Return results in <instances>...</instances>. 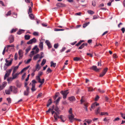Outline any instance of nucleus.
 Returning <instances> with one entry per match:
<instances>
[{
	"instance_id": "64",
	"label": "nucleus",
	"mask_w": 125,
	"mask_h": 125,
	"mask_svg": "<svg viewBox=\"0 0 125 125\" xmlns=\"http://www.w3.org/2000/svg\"><path fill=\"white\" fill-rule=\"evenodd\" d=\"M99 98V96H98V95H97L96 97L95 98V101H97Z\"/></svg>"
},
{
	"instance_id": "32",
	"label": "nucleus",
	"mask_w": 125,
	"mask_h": 125,
	"mask_svg": "<svg viewBox=\"0 0 125 125\" xmlns=\"http://www.w3.org/2000/svg\"><path fill=\"white\" fill-rule=\"evenodd\" d=\"M88 13L90 14H93L94 13V12L91 10H88L87 11Z\"/></svg>"
},
{
	"instance_id": "36",
	"label": "nucleus",
	"mask_w": 125,
	"mask_h": 125,
	"mask_svg": "<svg viewBox=\"0 0 125 125\" xmlns=\"http://www.w3.org/2000/svg\"><path fill=\"white\" fill-rule=\"evenodd\" d=\"M84 108L86 111H87L88 110L87 108V104H84Z\"/></svg>"
},
{
	"instance_id": "1",
	"label": "nucleus",
	"mask_w": 125,
	"mask_h": 125,
	"mask_svg": "<svg viewBox=\"0 0 125 125\" xmlns=\"http://www.w3.org/2000/svg\"><path fill=\"white\" fill-rule=\"evenodd\" d=\"M54 110L56 112L54 111H52V115H54L53 116L54 118V121L56 122L58 118H60L62 122H64L66 120V118L62 115H59L60 114V110L59 108L57 106H56L55 107Z\"/></svg>"
},
{
	"instance_id": "20",
	"label": "nucleus",
	"mask_w": 125,
	"mask_h": 125,
	"mask_svg": "<svg viewBox=\"0 0 125 125\" xmlns=\"http://www.w3.org/2000/svg\"><path fill=\"white\" fill-rule=\"evenodd\" d=\"M21 83L19 82L18 81H17L16 82V85L17 87L20 88L21 86Z\"/></svg>"
},
{
	"instance_id": "7",
	"label": "nucleus",
	"mask_w": 125,
	"mask_h": 125,
	"mask_svg": "<svg viewBox=\"0 0 125 125\" xmlns=\"http://www.w3.org/2000/svg\"><path fill=\"white\" fill-rule=\"evenodd\" d=\"M69 118L70 121L72 123L73 122L72 120H76V118H74V115L73 114H71L69 115Z\"/></svg>"
},
{
	"instance_id": "9",
	"label": "nucleus",
	"mask_w": 125,
	"mask_h": 125,
	"mask_svg": "<svg viewBox=\"0 0 125 125\" xmlns=\"http://www.w3.org/2000/svg\"><path fill=\"white\" fill-rule=\"evenodd\" d=\"M91 69L93 70L96 72H98L100 69L97 68L96 66L93 65L91 68Z\"/></svg>"
},
{
	"instance_id": "40",
	"label": "nucleus",
	"mask_w": 125,
	"mask_h": 125,
	"mask_svg": "<svg viewBox=\"0 0 125 125\" xmlns=\"http://www.w3.org/2000/svg\"><path fill=\"white\" fill-rule=\"evenodd\" d=\"M85 121L88 123L89 125L92 122V120H91L88 119L87 120H86Z\"/></svg>"
},
{
	"instance_id": "34",
	"label": "nucleus",
	"mask_w": 125,
	"mask_h": 125,
	"mask_svg": "<svg viewBox=\"0 0 125 125\" xmlns=\"http://www.w3.org/2000/svg\"><path fill=\"white\" fill-rule=\"evenodd\" d=\"M52 71V70L49 68L47 70L46 73L48 74L49 73L51 72Z\"/></svg>"
},
{
	"instance_id": "13",
	"label": "nucleus",
	"mask_w": 125,
	"mask_h": 125,
	"mask_svg": "<svg viewBox=\"0 0 125 125\" xmlns=\"http://www.w3.org/2000/svg\"><path fill=\"white\" fill-rule=\"evenodd\" d=\"M18 53L19 55V59H20L23 56L22 51L21 50H19V51Z\"/></svg>"
},
{
	"instance_id": "46",
	"label": "nucleus",
	"mask_w": 125,
	"mask_h": 125,
	"mask_svg": "<svg viewBox=\"0 0 125 125\" xmlns=\"http://www.w3.org/2000/svg\"><path fill=\"white\" fill-rule=\"evenodd\" d=\"M64 30V29H54V30L56 31H63Z\"/></svg>"
},
{
	"instance_id": "42",
	"label": "nucleus",
	"mask_w": 125,
	"mask_h": 125,
	"mask_svg": "<svg viewBox=\"0 0 125 125\" xmlns=\"http://www.w3.org/2000/svg\"><path fill=\"white\" fill-rule=\"evenodd\" d=\"M84 46V43H83L78 48L79 49H82L83 48Z\"/></svg>"
},
{
	"instance_id": "44",
	"label": "nucleus",
	"mask_w": 125,
	"mask_h": 125,
	"mask_svg": "<svg viewBox=\"0 0 125 125\" xmlns=\"http://www.w3.org/2000/svg\"><path fill=\"white\" fill-rule=\"evenodd\" d=\"M29 11H28V14H29V12L31 13L32 12V9H31V7L29 6Z\"/></svg>"
},
{
	"instance_id": "62",
	"label": "nucleus",
	"mask_w": 125,
	"mask_h": 125,
	"mask_svg": "<svg viewBox=\"0 0 125 125\" xmlns=\"http://www.w3.org/2000/svg\"><path fill=\"white\" fill-rule=\"evenodd\" d=\"M6 51V47H5L4 48V49L3 51V52H2V54L3 55H4V54L5 53Z\"/></svg>"
},
{
	"instance_id": "55",
	"label": "nucleus",
	"mask_w": 125,
	"mask_h": 125,
	"mask_svg": "<svg viewBox=\"0 0 125 125\" xmlns=\"http://www.w3.org/2000/svg\"><path fill=\"white\" fill-rule=\"evenodd\" d=\"M108 114L107 112H101L100 115H108Z\"/></svg>"
},
{
	"instance_id": "25",
	"label": "nucleus",
	"mask_w": 125,
	"mask_h": 125,
	"mask_svg": "<svg viewBox=\"0 0 125 125\" xmlns=\"http://www.w3.org/2000/svg\"><path fill=\"white\" fill-rule=\"evenodd\" d=\"M46 62V60L45 59H43L41 64V65L42 66L43 65L45 64Z\"/></svg>"
},
{
	"instance_id": "16",
	"label": "nucleus",
	"mask_w": 125,
	"mask_h": 125,
	"mask_svg": "<svg viewBox=\"0 0 125 125\" xmlns=\"http://www.w3.org/2000/svg\"><path fill=\"white\" fill-rule=\"evenodd\" d=\"M40 69V65L38 63H37L36 65L35 70H34V72H35L36 71H38Z\"/></svg>"
},
{
	"instance_id": "4",
	"label": "nucleus",
	"mask_w": 125,
	"mask_h": 125,
	"mask_svg": "<svg viewBox=\"0 0 125 125\" xmlns=\"http://www.w3.org/2000/svg\"><path fill=\"white\" fill-rule=\"evenodd\" d=\"M60 93L63 95V99H65L66 98L68 92V90H66L64 91H62Z\"/></svg>"
},
{
	"instance_id": "5",
	"label": "nucleus",
	"mask_w": 125,
	"mask_h": 125,
	"mask_svg": "<svg viewBox=\"0 0 125 125\" xmlns=\"http://www.w3.org/2000/svg\"><path fill=\"white\" fill-rule=\"evenodd\" d=\"M10 89L11 92H13L14 94H16L17 93V88L14 86H10Z\"/></svg>"
},
{
	"instance_id": "54",
	"label": "nucleus",
	"mask_w": 125,
	"mask_h": 125,
	"mask_svg": "<svg viewBox=\"0 0 125 125\" xmlns=\"http://www.w3.org/2000/svg\"><path fill=\"white\" fill-rule=\"evenodd\" d=\"M52 103V101L51 99H49L48 101V104L50 105Z\"/></svg>"
},
{
	"instance_id": "33",
	"label": "nucleus",
	"mask_w": 125,
	"mask_h": 125,
	"mask_svg": "<svg viewBox=\"0 0 125 125\" xmlns=\"http://www.w3.org/2000/svg\"><path fill=\"white\" fill-rule=\"evenodd\" d=\"M29 16L30 17V18L32 20L34 18V17L32 14H29Z\"/></svg>"
},
{
	"instance_id": "48",
	"label": "nucleus",
	"mask_w": 125,
	"mask_h": 125,
	"mask_svg": "<svg viewBox=\"0 0 125 125\" xmlns=\"http://www.w3.org/2000/svg\"><path fill=\"white\" fill-rule=\"evenodd\" d=\"M83 96H82L81 97V99L80 100V101L81 102V104H82L83 102H84V100H83Z\"/></svg>"
},
{
	"instance_id": "29",
	"label": "nucleus",
	"mask_w": 125,
	"mask_h": 125,
	"mask_svg": "<svg viewBox=\"0 0 125 125\" xmlns=\"http://www.w3.org/2000/svg\"><path fill=\"white\" fill-rule=\"evenodd\" d=\"M12 68H11L9 70H6V72H7L6 73H7L8 74H9L10 75V73L11 72V71H12Z\"/></svg>"
},
{
	"instance_id": "50",
	"label": "nucleus",
	"mask_w": 125,
	"mask_h": 125,
	"mask_svg": "<svg viewBox=\"0 0 125 125\" xmlns=\"http://www.w3.org/2000/svg\"><path fill=\"white\" fill-rule=\"evenodd\" d=\"M92 5L94 6H95L96 5V3L94 1H93L92 2Z\"/></svg>"
},
{
	"instance_id": "28",
	"label": "nucleus",
	"mask_w": 125,
	"mask_h": 125,
	"mask_svg": "<svg viewBox=\"0 0 125 125\" xmlns=\"http://www.w3.org/2000/svg\"><path fill=\"white\" fill-rule=\"evenodd\" d=\"M51 66H53L54 67H55L56 66V63H53L52 61L51 62Z\"/></svg>"
},
{
	"instance_id": "30",
	"label": "nucleus",
	"mask_w": 125,
	"mask_h": 125,
	"mask_svg": "<svg viewBox=\"0 0 125 125\" xmlns=\"http://www.w3.org/2000/svg\"><path fill=\"white\" fill-rule=\"evenodd\" d=\"M80 58L77 57H75L73 58L74 60L75 61H78L80 60Z\"/></svg>"
},
{
	"instance_id": "57",
	"label": "nucleus",
	"mask_w": 125,
	"mask_h": 125,
	"mask_svg": "<svg viewBox=\"0 0 125 125\" xmlns=\"http://www.w3.org/2000/svg\"><path fill=\"white\" fill-rule=\"evenodd\" d=\"M121 30L122 31L123 33H124L125 31V28L124 27L122 28Z\"/></svg>"
},
{
	"instance_id": "31",
	"label": "nucleus",
	"mask_w": 125,
	"mask_h": 125,
	"mask_svg": "<svg viewBox=\"0 0 125 125\" xmlns=\"http://www.w3.org/2000/svg\"><path fill=\"white\" fill-rule=\"evenodd\" d=\"M87 88L89 92H91L93 90V88L91 87H88Z\"/></svg>"
},
{
	"instance_id": "45",
	"label": "nucleus",
	"mask_w": 125,
	"mask_h": 125,
	"mask_svg": "<svg viewBox=\"0 0 125 125\" xmlns=\"http://www.w3.org/2000/svg\"><path fill=\"white\" fill-rule=\"evenodd\" d=\"M29 92H28L26 91H25L24 92V94L25 95H28Z\"/></svg>"
},
{
	"instance_id": "14",
	"label": "nucleus",
	"mask_w": 125,
	"mask_h": 125,
	"mask_svg": "<svg viewBox=\"0 0 125 125\" xmlns=\"http://www.w3.org/2000/svg\"><path fill=\"white\" fill-rule=\"evenodd\" d=\"M39 46L41 50H42L43 49V42H42L40 41Z\"/></svg>"
},
{
	"instance_id": "61",
	"label": "nucleus",
	"mask_w": 125,
	"mask_h": 125,
	"mask_svg": "<svg viewBox=\"0 0 125 125\" xmlns=\"http://www.w3.org/2000/svg\"><path fill=\"white\" fill-rule=\"evenodd\" d=\"M16 31V30L15 29H13L10 31L11 33H12L14 32H15Z\"/></svg>"
},
{
	"instance_id": "18",
	"label": "nucleus",
	"mask_w": 125,
	"mask_h": 125,
	"mask_svg": "<svg viewBox=\"0 0 125 125\" xmlns=\"http://www.w3.org/2000/svg\"><path fill=\"white\" fill-rule=\"evenodd\" d=\"M10 87L8 90H6L5 91V93L7 94H10Z\"/></svg>"
},
{
	"instance_id": "58",
	"label": "nucleus",
	"mask_w": 125,
	"mask_h": 125,
	"mask_svg": "<svg viewBox=\"0 0 125 125\" xmlns=\"http://www.w3.org/2000/svg\"><path fill=\"white\" fill-rule=\"evenodd\" d=\"M31 60V59H28L27 61L26 62V64H28V63Z\"/></svg>"
},
{
	"instance_id": "2",
	"label": "nucleus",
	"mask_w": 125,
	"mask_h": 125,
	"mask_svg": "<svg viewBox=\"0 0 125 125\" xmlns=\"http://www.w3.org/2000/svg\"><path fill=\"white\" fill-rule=\"evenodd\" d=\"M12 59H11L10 60V61L9 62V61L7 60V59H6L5 62H6V63L5 64V65L4 66V70H6L7 68V67L5 66H9L11 65L12 63Z\"/></svg>"
},
{
	"instance_id": "10",
	"label": "nucleus",
	"mask_w": 125,
	"mask_h": 125,
	"mask_svg": "<svg viewBox=\"0 0 125 125\" xmlns=\"http://www.w3.org/2000/svg\"><path fill=\"white\" fill-rule=\"evenodd\" d=\"M43 74V72H40L38 74V76L36 77V78L37 80H40V76L42 75Z\"/></svg>"
},
{
	"instance_id": "51",
	"label": "nucleus",
	"mask_w": 125,
	"mask_h": 125,
	"mask_svg": "<svg viewBox=\"0 0 125 125\" xmlns=\"http://www.w3.org/2000/svg\"><path fill=\"white\" fill-rule=\"evenodd\" d=\"M58 46V43L55 44L54 45V47L55 49H57Z\"/></svg>"
},
{
	"instance_id": "19",
	"label": "nucleus",
	"mask_w": 125,
	"mask_h": 125,
	"mask_svg": "<svg viewBox=\"0 0 125 125\" xmlns=\"http://www.w3.org/2000/svg\"><path fill=\"white\" fill-rule=\"evenodd\" d=\"M14 73H12V78L13 79H15L19 74V73H16L15 74H14Z\"/></svg>"
},
{
	"instance_id": "60",
	"label": "nucleus",
	"mask_w": 125,
	"mask_h": 125,
	"mask_svg": "<svg viewBox=\"0 0 125 125\" xmlns=\"http://www.w3.org/2000/svg\"><path fill=\"white\" fill-rule=\"evenodd\" d=\"M113 57L114 58H117L116 55L115 53H114L113 55Z\"/></svg>"
},
{
	"instance_id": "53",
	"label": "nucleus",
	"mask_w": 125,
	"mask_h": 125,
	"mask_svg": "<svg viewBox=\"0 0 125 125\" xmlns=\"http://www.w3.org/2000/svg\"><path fill=\"white\" fill-rule=\"evenodd\" d=\"M13 79L12 77V78L10 77V78H8V79H7V81H12Z\"/></svg>"
},
{
	"instance_id": "43",
	"label": "nucleus",
	"mask_w": 125,
	"mask_h": 125,
	"mask_svg": "<svg viewBox=\"0 0 125 125\" xmlns=\"http://www.w3.org/2000/svg\"><path fill=\"white\" fill-rule=\"evenodd\" d=\"M83 41H80L77 44H76L75 45L77 46H78L79 45L81 44V43Z\"/></svg>"
},
{
	"instance_id": "27",
	"label": "nucleus",
	"mask_w": 125,
	"mask_h": 125,
	"mask_svg": "<svg viewBox=\"0 0 125 125\" xmlns=\"http://www.w3.org/2000/svg\"><path fill=\"white\" fill-rule=\"evenodd\" d=\"M18 66H16L13 69L12 73H15L16 72V70L18 69Z\"/></svg>"
},
{
	"instance_id": "63",
	"label": "nucleus",
	"mask_w": 125,
	"mask_h": 125,
	"mask_svg": "<svg viewBox=\"0 0 125 125\" xmlns=\"http://www.w3.org/2000/svg\"><path fill=\"white\" fill-rule=\"evenodd\" d=\"M69 113L70 114H73L72 112V109L71 108H70L69 111Z\"/></svg>"
},
{
	"instance_id": "21",
	"label": "nucleus",
	"mask_w": 125,
	"mask_h": 125,
	"mask_svg": "<svg viewBox=\"0 0 125 125\" xmlns=\"http://www.w3.org/2000/svg\"><path fill=\"white\" fill-rule=\"evenodd\" d=\"M40 56V55L39 54H37L34 56L33 59L35 60L39 58Z\"/></svg>"
},
{
	"instance_id": "39",
	"label": "nucleus",
	"mask_w": 125,
	"mask_h": 125,
	"mask_svg": "<svg viewBox=\"0 0 125 125\" xmlns=\"http://www.w3.org/2000/svg\"><path fill=\"white\" fill-rule=\"evenodd\" d=\"M6 47L8 48L9 47H13V48H12V49H13L14 47V45L13 44H12V45H7L6 46Z\"/></svg>"
},
{
	"instance_id": "38",
	"label": "nucleus",
	"mask_w": 125,
	"mask_h": 125,
	"mask_svg": "<svg viewBox=\"0 0 125 125\" xmlns=\"http://www.w3.org/2000/svg\"><path fill=\"white\" fill-rule=\"evenodd\" d=\"M60 97H59L56 100V101H54V102H55V103L56 104H57L59 102V101L61 99Z\"/></svg>"
},
{
	"instance_id": "59",
	"label": "nucleus",
	"mask_w": 125,
	"mask_h": 125,
	"mask_svg": "<svg viewBox=\"0 0 125 125\" xmlns=\"http://www.w3.org/2000/svg\"><path fill=\"white\" fill-rule=\"evenodd\" d=\"M57 94L59 93H56V94L55 95V96L53 97V98L54 100L56 98L58 97V95Z\"/></svg>"
},
{
	"instance_id": "23",
	"label": "nucleus",
	"mask_w": 125,
	"mask_h": 125,
	"mask_svg": "<svg viewBox=\"0 0 125 125\" xmlns=\"http://www.w3.org/2000/svg\"><path fill=\"white\" fill-rule=\"evenodd\" d=\"M25 39L26 40H29L30 37V36L29 35H25L24 36Z\"/></svg>"
},
{
	"instance_id": "3",
	"label": "nucleus",
	"mask_w": 125,
	"mask_h": 125,
	"mask_svg": "<svg viewBox=\"0 0 125 125\" xmlns=\"http://www.w3.org/2000/svg\"><path fill=\"white\" fill-rule=\"evenodd\" d=\"M32 83L31 84L32 87L31 90L32 92H33L36 90V89L35 88V84L37 82L35 80H33L31 82Z\"/></svg>"
},
{
	"instance_id": "41",
	"label": "nucleus",
	"mask_w": 125,
	"mask_h": 125,
	"mask_svg": "<svg viewBox=\"0 0 125 125\" xmlns=\"http://www.w3.org/2000/svg\"><path fill=\"white\" fill-rule=\"evenodd\" d=\"M7 101H8V102L9 104L11 103V98H7Z\"/></svg>"
},
{
	"instance_id": "12",
	"label": "nucleus",
	"mask_w": 125,
	"mask_h": 125,
	"mask_svg": "<svg viewBox=\"0 0 125 125\" xmlns=\"http://www.w3.org/2000/svg\"><path fill=\"white\" fill-rule=\"evenodd\" d=\"M45 43L48 46L49 48H50L52 47V46L51 43L48 40H46L45 42Z\"/></svg>"
},
{
	"instance_id": "17",
	"label": "nucleus",
	"mask_w": 125,
	"mask_h": 125,
	"mask_svg": "<svg viewBox=\"0 0 125 125\" xmlns=\"http://www.w3.org/2000/svg\"><path fill=\"white\" fill-rule=\"evenodd\" d=\"M69 99L71 102H73L75 100V99L74 96H72L69 97Z\"/></svg>"
},
{
	"instance_id": "26",
	"label": "nucleus",
	"mask_w": 125,
	"mask_h": 125,
	"mask_svg": "<svg viewBox=\"0 0 125 125\" xmlns=\"http://www.w3.org/2000/svg\"><path fill=\"white\" fill-rule=\"evenodd\" d=\"M100 108L99 107H98L97 110L95 111V113L96 115L99 114L100 112Z\"/></svg>"
},
{
	"instance_id": "47",
	"label": "nucleus",
	"mask_w": 125,
	"mask_h": 125,
	"mask_svg": "<svg viewBox=\"0 0 125 125\" xmlns=\"http://www.w3.org/2000/svg\"><path fill=\"white\" fill-rule=\"evenodd\" d=\"M6 85V82H4L2 84V86L4 88Z\"/></svg>"
},
{
	"instance_id": "52",
	"label": "nucleus",
	"mask_w": 125,
	"mask_h": 125,
	"mask_svg": "<svg viewBox=\"0 0 125 125\" xmlns=\"http://www.w3.org/2000/svg\"><path fill=\"white\" fill-rule=\"evenodd\" d=\"M11 14V11H9L6 14V16H8L10 15Z\"/></svg>"
},
{
	"instance_id": "56",
	"label": "nucleus",
	"mask_w": 125,
	"mask_h": 125,
	"mask_svg": "<svg viewBox=\"0 0 125 125\" xmlns=\"http://www.w3.org/2000/svg\"><path fill=\"white\" fill-rule=\"evenodd\" d=\"M30 49L31 48L30 47H29L26 49V52L27 53L29 51Z\"/></svg>"
},
{
	"instance_id": "24",
	"label": "nucleus",
	"mask_w": 125,
	"mask_h": 125,
	"mask_svg": "<svg viewBox=\"0 0 125 125\" xmlns=\"http://www.w3.org/2000/svg\"><path fill=\"white\" fill-rule=\"evenodd\" d=\"M44 79H42V81H41V79L40 78V80H37L38 81V82L39 83H41V84H42L44 83Z\"/></svg>"
},
{
	"instance_id": "15",
	"label": "nucleus",
	"mask_w": 125,
	"mask_h": 125,
	"mask_svg": "<svg viewBox=\"0 0 125 125\" xmlns=\"http://www.w3.org/2000/svg\"><path fill=\"white\" fill-rule=\"evenodd\" d=\"M99 105V104L98 103H95L91 105V108L93 109H94L95 107Z\"/></svg>"
},
{
	"instance_id": "22",
	"label": "nucleus",
	"mask_w": 125,
	"mask_h": 125,
	"mask_svg": "<svg viewBox=\"0 0 125 125\" xmlns=\"http://www.w3.org/2000/svg\"><path fill=\"white\" fill-rule=\"evenodd\" d=\"M24 30L22 29L20 30L19 31L17 32V34H20L24 32Z\"/></svg>"
},
{
	"instance_id": "49",
	"label": "nucleus",
	"mask_w": 125,
	"mask_h": 125,
	"mask_svg": "<svg viewBox=\"0 0 125 125\" xmlns=\"http://www.w3.org/2000/svg\"><path fill=\"white\" fill-rule=\"evenodd\" d=\"M33 34L35 36H38V32H34L33 33Z\"/></svg>"
},
{
	"instance_id": "11",
	"label": "nucleus",
	"mask_w": 125,
	"mask_h": 125,
	"mask_svg": "<svg viewBox=\"0 0 125 125\" xmlns=\"http://www.w3.org/2000/svg\"><path fill=\"white\" fill-rule=\"evenodd\" d=\"M9 40H10L9 42L10 43L13 42L14 41V39L13 36L12 35L10 36L9 38Z\"/></svg>"
},
{
	"instance_id": "35",
	"label": "nucleus",
	"mask_w": 125,
	"mask_h": 125,
	"mask_svg": "<svg viewBox=\"0 0 125 125\" xmlns=\"http://www.w3.org/2000/svg\"><path fill=\"white\" fill-rule=\"evenodd\" d=\"M90 23L89 22H88L84 24L83 25V28H85L86 26L88 25Z\"/></svg>"
},
{
	"instance_id": "37",
	"label": "nucleus",
	"mask_w": 125,
	"mask_h": 125,
	"mask_svg": "<svg viewBox=\"0 0 125 125\" xmlns=\"http://www.w3.org/2000/svg\"><path fill=\"white\" fill-rule=\"evenodd\" d=\"M9 75H10L9 74H8L7 73H6L5 75H4V80H5L6 79V78L8 77V76H9Z\"/></svg>"
},
{
	"instance_id": "6",
	"label": "nucleus",
	"mask_w": 125,
	"mask_h": 125,
	"mask_svg": "<svg viewBox=\"0 0 125 125\" xmlns=\"http://www.w3.org/2000/svg\"><path fill=\"white\" fill-rule=\"evenodd\" d=\"M36 42L37 40L35 38H34L27 42V44H32V43H35Z\"/></svg>"
},
{
	"instance_id": "8",
	"label": "nucleus",
	"mask_w": 125,
	"mask_h": 125,
	"mask_svg": "<svg viewBox=\"0 0 125 125\" xmlns=\"http://www.w3.org/2000/svg\"><path fill=\"white\" fill-rule=\"evenodd\" d=\"M108 70V68H106L104 70L103 72L100 75V77H102L104 76Z\"/></svg>"
}]
</instances>
